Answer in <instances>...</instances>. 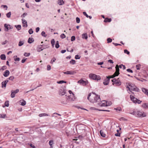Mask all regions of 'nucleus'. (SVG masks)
Returning a JSON list of instances; mask_svg holds the SVG:
<instances>
[{
    "label": "nucleus",
    "mask_w": 148,
    "mask_h": 148,
    "mask_svg": "<svg viewBox=\"0 0 148 148\" xmlns=\"http://www.w3.org/2000/svg\"><path fill=\"white\" fill-rule=\"evenodd\" d=\"M87 99L90 102L92 103L99 102L101 100L99 96L93 92H92V93L89 94Z\"/></svg>",
    "instance_id": "obj_1"
},
{
    "label": "nucleus",
    "mask_w": 148,
    "mask_h": 148,
    "mask_svg": "<svg viewBox=\"0 0 148 148\" xmlns=\"http://www.w3.org/2000/svg\"><path fill=\"white\" fill-rule=\"evenodd\" d=\"M75 99L74 95L72 93V95L68 96L66 98V101H62L61 103L64 104H67V102H69L74 101Z\"/></svg>",
    "instance_id": "obj_2"
},
{
    "label": "nucleus",
    "mask_w": 148,
    "mask_h": 148,
    "mask_svg": "<svg viewBox=\"0 0 148 148\" xmlns=\"http://www.w3.org/2000/svg\"><path fill=\"white\" fill-rule=\"evenodd\" d=\"M128 85L130 87L127 86V88H128L130 91H131V90H132L136 92L139 91V89L136 86H133L132 85V84L130 83L128 84Z\"/></svg>",
    "instance_id": "obj_3"
},
{
    "label": "nucleus",
    "mask_w": 148,
    "mask_h": 148,
    "mask_svg": "<svg viewBox=\"0 0 148 148\" xmlns=\"http://www.w3.org/2000/svg\"><path fill=\"white\" fill-rule=\"evenodd\" d=\"M89 76L90 78L97 81L100 80L101 79L100 76L91 73L89 75Z\"/></svg>",
    "instance_id": "obj_4"
},
{
    "label": "nucleus",
    "mask_w": 148,
    "mask_h": 148,
    "mask_svg": "<svg viewBox=\"0 0 148 148\" xmlns=\"http://www.w3.org/2000/svg\"><path fill=\"white\" fill-rule=\"evenodd\" d=\"M130 97L131 99L134 103H138V104H140L142 102L141 101H140L137 98H135L133 96L130 95Z\"/></svg>",
    "instance_id": "obj_5"
},
{
    "label": "nucleus",
    "mask_w": 148,
    "mask_h": 148,
    "mask_svg": "<svg viewBox=\"0 0 148 148\" xmlns=\"http://www.w3.org/2000/svg\"><path fill=\"white\" fill-rule=\"evenodd\" d=\"M112 81L113 82V84H116L117 86H120L121 85V82L119 80V78H118L117 79L114 78L112 79Z\"/></svg>",
    "instance_id": "obj_6"
},
{
    "label": "nucleus",
    "mask_w": 148,
    "mask_h": 148,
    "mask_svg": "<svg viewBox=\"0 0 148 148\" xmlns=\"http://www.w3.org/2000/svg\"><path fill=\"white\" fill-rule=\"evenodd\" d=\"M145 113L144 112L142 113L140 111H137L136 112V116L137 117H144L146 116Z\"/></svg>",
    "instance_id": "obj_7"
},
{
    "label": "nucleus",
    "mask_w": 148,
    "mask_h": 148,
    "mask_svg": "<svg viewBox=\"0 0 148 148\" xmlns=\"http://www.w3.org/2000/svg\"><path fill=\"white\" fill-rule=\"evenodd\" d=\"M77 83L83 86H85L88 84V82L87 80L85 81L82 79H80L77 82Z\"/></svg>",
    "instance_id": "obj_8"
},
{
    "label": "nucleus",
    "mask_w": 148,
    "mask_h": 148,
    "mask_svg": "<svg viewBox=\"0 0 148 148\" xmlns=\"http://www.w3.org/2000/svg\"><path fill=\"white\" fill-rule=\"evenodd\" d=\"M116 71L113 75V77H114L116 76H117L119 74V67L118 65H116L115 67Z\"/></svg>",
    "instance_id": "obj_9"
},
{
    "label": "nucleus",
    "mask_w": 148,
    "mask_h": 148,
    "mask_svg": "<svg viewBox=\"0 0 148 148\" xmlns=\"http://www.w3.org/2000/svg\"><path fill=\"white\" fill-rule=\"evenodd\" d=\"M113 77H110V76H107L106 78L104 80L103 84L105 85H108L110 81V78H113Z\"/></svg>",
    "instance_id": "obj_10"
},
{
    "label": "nucleus",
    "mask_w": 148,
    "mask_h": 148,
    "mask_svg": "<svg viewBox=\"0 0 148 148\" xmlns=\"http://www.w3.org/2000/svg\"><path fill=\"white\" fill-rule=\"evenodd\" d=\"M66 92V90L64 88H62L59 90V93L60 95H64Z\"/></svg>",
    "instance_id": "obj_11"
},
{
    "label": "nucleus",
    "mask_w": 148,
    "mask_h": 148,
    "mask_svg": "<svg viewBox=\"0 0 148 148\" xmlns=\"http://www.w3.org/2000/svg\"><path fill=\"white\" fill-rule=\"evenodd\" d=\"M19 91V90L18 89H16L14 91H13V90H12L11 91V97L12 98H13L15 97V95Z\"/></svg>",
    "instance_id": "obj_12"
},
{
    "label": "nucleus",
    "mask_w": 148,
    "mask_h": 148,
    "mask_svg": "<svg viewBox=\"0 0 148 148\" xmlns=\"http://www.w3.org/2000/svg\"><path fill=\"white\" fill-rule=\"evenodd\" d=\"M99 106H107L108 103L107 101L105 100L102 101L98 103Z\"/></svg>",
    "instance_id": "obj_13"
},
{
    "label": "nucleus",
    "mask_w": 148,
    "mask_h": 148,
    "mask_svg": "<svg viewBox=\"0 0 148 148\" xmlns=\"http://www.w3.org/2000/svg\"><path fill=\"white\" fill-rule=\"evenodd\" d=\"M46 48V47H44L43 45H41L40 46H39L38 47L37 51L38 52H40L44 49Z\"/></svg>",
    "instance_id": "obj_14"
},
{
    "label": "nucleus",
    "mask_w": 148,
    "mask_h": 148,
    "mask_svg": "<svg viewBox=\"0 0 148 148\" xmlns=\"http://www.w3.org/2000/svg\"><path fill=\"white\" fill-rule=\"evenodd\" d=\"M64 74L67 75H73L76 73L75 72L73 71H67L66 72H64Z\"/></svg>",
    "instance_id": "obj_15"
},
{
    "label": "nucleus",
    "mask_w": 148,
    "mask_h": 148,
    "mask_svg": "<svg viewBox=\"0 0 148 148\" xmlns=\"http://www.w3.org/2000/svg\"><path fill=\"white\" fill-rule=\"evenodd\" d=\"M4 27L6 28L5 29V31L6 32L8 31L9 29H11L12 28L10 25H7L6 24H5L4 25Z\"/></svg>",
    "instance_id": "obj_16"
},
{
    "label": "nucleus",
    "mask_w": 148,
    "mask_h": 148,
    "mask_svg": "<svg viewBox=\"0 0 148 148\" xmlns=\"http://www.w3.org/2000/svg\"><path fill=\"white\" fill-rule=\"evenodd\" d=\"M22 21L23 23V27H27V22L26 20L23 18L22 19Z\"/></svg>",
    "instance_id": "obj_17"
},
{
    "label": "nucleus",
    "mask_w": 148,
    "mask_h": 148,
    "mask_svg": "<svg viewBox=\"0 0 148 148\" xmlns=\"http://www.w3.org/2000/svg\"><path fill=\"white\" fill-rule=\"evenodd\" d=\"M8 81L6 80L4 81L1 83V87L2 88L6 87L7 84L8 82Z\"/></svg>",
    "instance_id": "obj_18"
},
{
    "label": "nucleus",
    "mask_w": 148,
    "mask_h": 148,
    "mask_svg": "<svg viewBox=\"0 0 148 148\" xmlns=\"http://www.w3.org/2000/svg\"><path fill=\"white\" fill-rule=\"evenodd\" d=\"M9 71L8 70H6L4 72L3 75L4 77H7L9 75Z\"/></svg>",
    "instance_id": "obj_19"
},
{
    "label": "nucleus",
    "mask_w": 148,
    "mask_h": 148,
    "mask_svg": "<svg viewBox=\"0 0 148 148\" xmlns=\"http://www.w3.org/2000/svg\"><path fill=\"white\" fill-rule=\"evenodd\" d=\"M142 90L143 92L148 96V90L145 88H142Z\"/></svg>",
    "instance_id": "obj_20"
},
{
    "label": "nucleus",
    "mask_w": 148,
    "mask_h": 148,
    "mask_svg": "<svg viewBox=\"0 0 148 148\" xmlns=\"http://www.w3.org/2000/svg\"><path fill=\"white\" fill-rule=\"evenodd\" d=\"M82 38L83 39H87L88 38L87 34L86 33H84L82 34Z\"/></svg>",
    "instance_id": "obj_21"
},
{
    "label": "nucleus",
    "mask_w": 148,
    "mask_h": 148,
    "mask_svg": "<svg viewBox=\"0 0 148 148\" xmlns=\"http://www.w3.org/2000/svg\"><path fill=\"white\" fill-rule=\"evenodd\" d=\"M100 133L101 136L103 137H105L106 136V134L102 130H101L100 131Z\"/></svg>",
    "instance_id": "obj_22"
},
{
    "label": "nucleus",
    "mask_w": 148,
    "mask_h": 148,
    "mask_svg": "<svg viewBox=\"0 0 148 148\" xmlns=\"http://www.w3.org/2000/svg\"><path fill=\"white\" fill-rule=\"evenodd\" d=\"M34 41V40H33V38H29L28 39V42L29 44H31L32 42H33Z\"/></svg>",
    "instance_id": "obj_23"
},
{
    "label": "nucleus",
    "mask_w": 148,
    "mask_h": 148,
    "mask_svg": "<svg viewBox=\"0 0 148 148\" xmlns=\"http://www.w3.org/2000/svg\"><path fill=\"white\" fill-rule=\"evenodd\" d=\"M111 18H106L104 20V22L105 23L107 22H110L111 21Z\"/></svg>",
    "instance_id": "obj_24"
},
{
    "label": "nucleus",
    "mask_w": 148,
    "mask_h": 148,
    "mask_svg": "<svg viewBox=\"0 0 148 148\" xmlns=\"http://www.w3.org/2000/svg\"><path fill=\"white\" fill-rule=\"evenodd\" d=\"M0 58L2 60H5L6 59V57L5 54H3L0 56Z\"/></svg>",
    "instance_id": "obj_25"
},
{
    "label": "nucleus",
    "mask_w": 148,
    "mask_h": 148,
    "mask_svg": "<svg viewBox=\"0 0 148 148\" xmlns=\"http://www.w3.org/2000/svg\"><path fill=\"white\" fill-rule=\"evenodd\" d=\"M49 116V114H46V113H41V114H39V116L40 117H41L42 116Z\"/></svg>",
    "instance_id": "obj_26"
},
{
    "label": "nucleus",
    "mask_w": 148,
    "mask_h": 148,
    "mask_svg": "<svg viewBox=\"0 0 148 148\" xmlns=\"http://www.w3.org/2000/svg\"><path fill=\"white\" fill-rule=\"evenodd\" d=\"M58 4L59 5H62L64 4V2L63 0H58Z\"/></svg>",
    "instance_id": "obj_27"
},
{
    "label": "nucleus",
    "mask_w": 148,
    "mask_h": 148,
    "mask_svg": "<svg viewBox=\"0 0 148 148\" xmlns=\"http://www.w3.org/2000/svg\"><path fill=\"white\" fill-rule=\"evenodd\" d=\"M142 106L143 108H148V104L144 103L142 105Z\"/></svg>",
    "instance_id": "obj_28"
},
{
    "label": "nucleus",
    "mask_w": 148,
    "mask_h": 148,
    "mask_svg": "<svg viewBox=\"0 0 148 148\" xmlns=\"http://www.w3.org/2000/svg\"><path fill=\"white\" fill-rule=\"evenodd\" d=\"M15 27L16 28L18 31L21 30V25H15Z\"/></svg>",
    "instance_id": "obj_29"
},
{
    "label": "nucleus",
    "mask_w": 148,
    "mask_h": 148,
    "mask_svg": "<svg viewBox=\"0 0 148 148\" xmlns=\"http://www.w3.org/2000/svg\"><path fill=\"white\" fill-rule=\"evenodd\" d=\"M21 105L23 106H25L26 104V102L24 100H23L22 101H21L20 102Z\"/></svg>",
    "instance_id": "obj_30"
},
{
    "label": "nucleus",
    "mask_w": 148,
    "mask_h": 148,
    "mask_svg": "<svg viewBox=\"0 0 148 148\" xmlns=\"http://www.w3.org/2000/svg\"><path fill=\"white\" fill-rule=\"evenodd\" d=\"M24 42L23 41H21L20 40V41L18 43V46H21L23 45L24 44Z\"/></svg>",
    "instance_id": "obj_31"
},
{
    "label": "nucleus",
    "mask_w": 148,
    "mask_h": 148,
    "mask_svg": "<svg viewBox=\"0 0 148 148\" xmlns=\"http://www.w3.org/2000/svg\"><path fill=\"white\" fill-rule=\"evenodd\" d=\"M51 44L52 46V47H54V45L55 44V41L54 39H52L51 40Z\"/></svg>",
    "instance_id": "obj_32"
},
{
    "label": "nucleus",
    "mask_w": 148,
    "mask_h": 148,
    "mask_svg": "<svg viewBox=\"0 0 148 148\" xmlns=\"http://www.w3.org/2000/svg\"><path fill=\"white\" fill-rule=\"evenodd\" d=\"M7 69V67L5 66H3L0 69V71H3Z\"/></svg>",
    "instance_id": "obj_33"
},
{
    "label": "nucleus",
    "mask_w": 148,
    "mask_h": 148,
    "mask_svg": "<svg viewBox=\"0 0 148 148\" xmlns=\"http://www.w3.org/2000/svg\"><path fill=\"white\" fill-rule=\"evenodd\" d=\"M60 47V45L59 44V42L58 41H57L56 42V44L55 45V47L56 48H58Z\"/></svg>",
    "instance_id": "obj_34"
},
{
    "label": "nucleus",
    "mask_w": 148,
    "mask_h": 148,
    "mask_svg": "<svg viewBox=\"0 0 148 148\" xmlns=\"http://www.w3.org/2000/svg\"><path fill=\"white\" fill-rule=\"evenodd\" d=\"M11 12H10L6 14V16L8 18H9L11 16Z\"/></svg>",
    "instance_id": "obj_35"
},
{
    "label": "nucleus",
    "mask_w": 148,
    "mask_h": 148,
    "mask_svg": "<svg viewBox=\"0 0 148 148\" xmlns=\"http://www.w3.org/2000/svg\"><path fill=\"white\" fill-rule=\"evenodd\" d=\"M70 63L71 64H75V60L72 59L71 61H70Z\"/></svg>",
    "instance_id": "obj_36"
},
{
    "label": "nucleus",
    "mask_w": 148,
    "mask_h": 148,
    "mask_svg": "<svg viewBox=\"0 0 148 148\" xmlns=\"http://www.w3.org/2000/svg\"><path fill=\"white\" fill-rule=\"evenodd\" d=\"M41 34L44 37H46L47 36V35L45 34V32L44 31L42 32Z\"/></svg>",
    "instance_id": "obj_37"
},
{
    "label": "nucleus",
    "mask_w": 148,
    "mask_h": 148,
    "mask_svg": "<svg viewBox=\"0 0 148 148\" xmlns=\"http://www.w3.org/2000/svg\"><path fill=\"white\" fill-rule=\"evenodd\" d=\"M56 60V58H55L54 57L53 58H52L51 59V60L50 62L51 64H53V62H55Z\"/></svg>",
    "instance_id": "obj_38"
},
{
    "label": "nucleus",
    "mask_w": 148,
    "mask_h": 148,
    "mask_svg": "<svg viewBox=\"0 0 148 148\" xmlns=\"http://www.w3.org/2000/svg\"><path fill=\"white\" fill-rule=\"evenodd\" d=\"M66 82L63 80H61L57 82V83L58 84H61L63 83H66Z\"/></svg>",
    "instance_id": "obj_39"
},
{
    "label": "nucleus",
    "mask_w": 148,
    "mask_h": 148,
    "mask_svg": "<svg viewBox=\"0 0 148 148\" xmlns=\"http://www.w3.org/2000/svg\"><path fill=\"white\" fill-rule=\"evenodd\" d=\"M6 116L5 114H0V118H5Z\"/></svg>",
    "instance_id": "obj_40"
},
{
    "label": "nucleus",
    "mask_w": 148,
    "mask_h": 148,
    "mask_svg": "<svg viewBox=\"0 0 148 148\" xmlns=\"http://www.w3.org/2000/svg\"><path fill=\"white\" fill-rule=\"evenodd\" d=\"M28 32L30 34H32L33 33V31L32 29H29Z\"/></svg>",
    "instance_id": "obj_41"
},
{
    "label": "nucleus",
    "mask_w": 148,
    "mask_h": 148,
    "mask_svg": "<svg viewBox=\"0 0 148 148\" xmlns=\"http://www.w3.org/2000/svg\"><path fill=\"white\" fill-rule=\"evenodd\" d=\"M60 37L61 38L63 39L66 37V36L64 34H61Z\"/></svg>",
    "instance_id": "obj_42"
},
{
    "label": "nucleus",
    "mask_w": 148,
    "mask_h": 148,
    "mask_svg": "<svg viewBox=\"0 0 148 148\" xmlns=\"http://www.w3.org/2000/svg\"><path fill=\"white\" fill-rule=\"evenodd\" d=\"M30 53H25L24 54V56L26 57H28L30 56Z\"/></svg>",
    "instance_id": "obj_43"
},
{
    "label": "nucleus",
    "mask_w": 148,
    "mask_h": 148,
    "mask_svg": "<svg viewBox=\"0 0 148 148\" xmlns=\"http://www.w3.org/2000/svg\"><path fill=\"white\" fill-rule=\"evenodd\" d=\"M5 105L6 107H8L9 106L8 101H6L5 103Z\"/></svg>",
    "instance_id": "obj_44"
},
{
    "label": "nucleus",
    "mask_w": 148,
    "mask_h": 148,
    "mask_svg": "<svg viewBox=\"0 0 148 148\" xmlns=\"http://www.w3.org/2000/svg\"><path fill=\"white\" fill-rule=\"evenodd\" d=\"M112 39L109 38L107 39V42L108 43L111 42H112Z\"/></svg>",
    "instance_id": "obj_45"
},
{
    "label": "nucleus",
    "mask_w": 148,
    "mask_h": 148,
    "mask_svg": "<svg viewBox=\"0 0 148 148\" xmlns=\"http://www.w3.org/2000/svg\"><path fill=\"white\" fill-rule=\"evenodd\" d=\"M75 38L74 36H73L71 37V41L72 42L73 41L75 40Z\"/></svg>",
    "instance_id": "obj_46"
},
{
    "label": "nucleus",
    "mask_w": 148,
    "mask_h": 148,
    "mask_svg": "<svg viewBox=\"0 0 148 148\" xmlns=\"http://www.w3.org/2000/svg\"><path fill=\"white\" fill-rule=\"evenodd\" d=\"M76 22L77 23H79L80 22V18L78 17H77L76 18Z\"/></svg>",
    "instance_id": "obj_47"
},
{
    "label": "nucleus",
    "mask_w": 148,
    "mask_h": 148,
    "mask_svg": "<svg viewBox=\"0 0 148 148\" xmlns=\"http://www.w3.org/2000/svg\"><path fill=\"white\" fill-rule=\"evenodd\" d=\"M55 114H56V115H58L59 116H61V115L60 114H58V113H54L52 115V117H57L56 116H55Z\"/></svg>",
    "instance_id": "obj_48"
},
{
    "label": "nucleus",
    "mask_w": 148,
    "mask_h": 148,
    "mask_svg": "<svg viewBox=\"0 0 148 148\" xmlns=\"http://www.w3.org/2000/svg\"><path fill=\"white\" fill-rule=\"evenodd\" d=\"M53 144V141L52 140H50L49 142V145H52Z\"/></svg>",
    "instance_id": "obj_49"
},
{
    "label": "nucleus",
    "mask_w": 148,
    "mask_h": 148,
    "mask_svg": "<svg viewBox=\"0 0 148 148\" xmlns=\"http://www.w3.org/2000/svg\"><path fill=\"white\" fill-rule=\"evenodd\" d=\"M8 79L9 80L12 81L14 79V77L13 76H11Z\"/></svg>",
    "instance_id": "obj_50"
},
{
    "label": "nucleus",
    "mask_w": 148,
    "mask_h": 148,
    "mask_svg": "<svg viewBox=\"0 0 148 148\" xmlns=\"http://www.w3.org/2000/svg\"><path fill=\"white\" fill-rule=\"evenodd\" d=\"M80 57L79 55H76L75 56V58L76 59H79L80 58Z\"/></svg>",
    "instance_id": "obj_51"
},
{
    "label": "nucleus",
    "mask_w": 148,
    "mask_h": 148,
    "mask_svg": "<svg viewBox=\"0 0 148 148\" xmlns=\"http://www.w3.org/2000/svg\"><path fill=\"white\" fill-rule=\"evenodd\" d=\"M124 52L125 53H126L127 54H129L130 53V52L128 51L127 50L125 49L124 50Z\"/></svg>",
    "instance_id": "obj_52"
},
{
    "label": "nucleus",
    "mask_w": 148,
    "mask_h": 148,
    "mask_svg": "<svg viewBox=\"0 0 148 148\" xmlns=\"http://www.w3.org/2000/svg\"><path fill=\"white\" fill-rule=\"evenodd\" d=\"M136 112L133 111V112L130 113L132 114L135 116H136Z\"/></svg>",
    "instance_id": "obj_53"
},
{
    "label": "nucleus",
    "mask_w": 148,
    "mask_h": 148,
    "mask_svg": "<svg viewBox=\"0 0 148 148\" xmlns=\"http://www.w3.org/2000/svg\"><path fill=\"white\" fill-rule=\"evenodd\" d=\"M47 69L48 71H49L51 70V66L49 65H48L47 66Z\"/></svg>",
    "instance_id": "obj_54"
},
{
    "label": "nucleus",
    "mask_w": 148,
    "mask_h": 148,
    "mask_svg": "<svg viewBox=\"0 0 148 148\" xmlns=\"http://www.w3.org/2000/svg\"><path fill=\"white\" fill-rule=\"evenodd\" d=\"M83 13L84 15L86 16V17L88 18V15L87 14L86 12H83Z\"/></svg>",
    "instance_id": "obj_55"
},
{
    "label": "nucleus",
    "mask_w": 148,
    "mask_h": 148,
    "mask_svg": "<svg viewBox=\"0 0 148 148\" xmlns=\"http://www.w3.org/2000/svg\"><path fill=\"white\" fill-rule=\"evenodd\" d=\"M120 121H127V119H125L124 117H121V118H120Z\"/></svg>",
    "instance_id": "obj_56"
},
{
    "label": "nucleus",
    "mask_w": 148,
    "mask_h": 148,
    "mask_svg": "<svg viewBox=\"0 0 148 148\" xmlns=\"http://www.w3.org/2000/svg\"><path fill=\"white\" fill-rule=\"evenodd\" d=\"M127 71L128 72H130L131 73H132L133 72V71L132 70H131V69H127Z\"/></svg>",
    "instance_id": "obj_57"
},
{
    "label": "nucleus",
    "mask_w": 148,
    "mask_h": 148,
    "mask_svg": "<svg viewBox=\"0 0 148 148\" xmlns=\"http://www.w3.org/2000/svg\"><path fill=\"white\" fill-rule=\"evenodd\" d=\"M136 67L137 70H139L140 69V65H137L136 66Z\"/></svg>",
    "instance_id": "obj_58"
},
{
    "label": "nucleus",
    "mask_w": 148,
    "mask_h": 148,
    "mask_svg": "<svg viewBox=\"0 0 148 148\" xmlns=\"http://www.w3.org/2000/svg\"><path fill=\"white\" fill-rule=\"evenodd\" d=\"M20 60V58H14V60L15 61H19Z\"/></svg>",
    "instance_id": "obj_59"
},
{
    "label": "nucleus",
    "mask_w": 148,
    "mask_h": 148,
    "mask_svg": "<svg viewBox=\"0 0 148 148\" xmlns=\"http://www.w3.org/2000/svg\"><path fill=\"white\" fill-rule=\"evenodd\" d=\"M8 41L7 40H5L4 42H2L1 44L3 45H4Z\"/></svg>",
    "instance_id": "obj_60"
},
{
    "label": "nucleus",
    "mask_w": 148,
    "mask_h": 148,
    "mask_svg": "<svg viewBox=\"0 0 148 148\" xmlns=\"http://www.w3.org/2000/svg\"><path fill=\"white\" fill-rule=\"evenodd\" d=\"M27 14V13H24L23 14H22L21 16V17H24L25 16H26Z\"/></svg>",
    "instance_id": "obj_61"
},
{
    "label": "nucleus",
    "mask_w": 148,
    "mask_h": 148,
    "mask_svg": "<svg viewBox=\"0 0 148 148\" xmlns=\"http://www.w3.org/2000/svg\"><path fill=\"white\" fill-rule=\"evenodd\" d=\"M40 30V28L39 27H37L36 28V32H38Z\"/></svg>",
    "instance_id": "obj_62"
},
{
    "label": "nucleus",
    "mask_w": 148,
    "mask_h": 148,
    "mask_svg": "<svg viewBox=\"0 0 148 148\" xmlns=\"http://www.w3.org/2000/svg\"><path fill=\"white\" fill-rule=\"evenodd\" d=\"M115 135L116 136H120V133H116L115 134Z\"/></svg>",
    "instance_id": "obj_63"
},
{
    "label": "nucleus",
    "mask_w": 148,
    "mask_h": 148,
    "mask_svg": "<svg viewBox=\"0 0 148 148\" xmlns=\"http://www.w3.org/2000/svg\"><path fill=\"white\" fill-rule=\"evenodd\" d=\"M114 109H116V110H119V111H121V108H114Z\"/></svg>",
    "instance_id": "obj_64"
}]
</instances>
